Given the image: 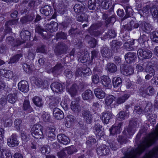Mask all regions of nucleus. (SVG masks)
I'll list each match as a JSON object with an SVG mask.
<instances>
[{"label":"nucleus","mask_w":158,"mask_h":158,"mask_svg":"<svg viewBox=\"0 0 158 158\" xmlns=\"http://www.w3.org/2000/svg\"><path fill=\"white\" fill-rule=\"evenodd\" d=\"M158 139V123L155 130L148 134L140 142L135 149L131 148L122 158H136L141 154L148 147Z\"/></svg>","instance_id":"nucleus-1"},{"label":"nucleus","mask_w":158,"mask_h":158,"mask_svg":"<svg viewBox=\"0 0 158 158\" xmlns=\"http://www.w3.org/2000/svg\"><path fill=\"white\" fill-rule=\"evenodd\" d=\"M42 127L39 124L34 125L31 128V132L32 135L36 139H41L43 138Z\"/></svg>","instance_id":"nucleus-2"},{"label":"nucleus","mask_w":158,"mask_h":158,"mask_svg":"<svg viewBox=\"0 0 158 158\" xmlns=\"http://www.w3.org/2000/svg\"><path fill=\"white\" fill-rule=\"evenodd\" d=\"M64 68V66L60 62H58L56 65L52 68H49L47 70V72L48 73L52 72L55 77H57L59 75Z\"/></svg>","instance_id":"nucleus-3"},{"label":"nucleus","mask_w":158,"mask_h":158,"mask_svg":"<svg viewBox=\"0 0 158 158\" xmlns=\"http://www.w3.org/2000/svg\"><path fill=\"white\" fill-rule=\"evenodd\" d=\"M68 49L67 46L63 43H58L55 47L54 52L57 56H59L64 53Z\"/></svg>","instance_id":"nucleus-4"},{"label":"nucleus","mask_w":158,"mask_h":158,"mask_svg":"<svg viewBox=\"0 0 158 158\" xmlns=\"http://www.w3.org/2000/svg\"><path fill=\"white\" fill-rule=\"evenodd\" d=\"M138 122L136 118L131 120L129 123V124L127 129V131L129 135H132L134 134L136 130V128L138 126Z\"/></svg>","instance_id":"nucleus-5"},{"label":"nucleus","mask_w":158,"mask_h":158,"mask_svg":"<svg viewBox=\"0 0 158 158\" xmlns=\"http://www.w3.org/2000/svg\"><path fill=\"white\" fill-rule=\"evenodd\" d=\"M138 57H142L143 59H149L151 58L152 55V52L148 49L140 48L137 51Z\"/></svg>","instance_id":"nucleus-6"},{"label":"nucleus","mask_w":158,"mask_h":158,"mask_svg":"<svg viewBox=\"0 0 158 158\" xmlns=\"http://www.w3.org/2000/svg\"><path fill=\"white\" fill-rule=\"evenodd\" d=\"M78 60L81 63L87 62L89 64V55L88 52L86 50L80 51L78 53Z\"/></svg>","instance_id":"nucleus-7"},{"label":"nucleus","mask_w":158,"mask_h":158,"mask_svg":"<svg viewBox=\"0 0 158 158\" xmlns=\"http://www.w3.org/2000/svg\"><path fill=\"white\" fill-rule=\"evenodd\" d=\"M6 42L12 48L17 47L22 44V42L20 40L18 39L15 40L13 37L11 36H9L6 38Z\"/></svg>","instance_id":"nucleus-8"},{"label":"nucleus","mask_w":158,"mask_h":158,"mask_svg":"<svg viewBox=\"0 0 158 158\" xmlns=\"http://www.w3.org/2000/svg\"><path fill=\"white\" fill-rule=\"evenodd\" d=\"M153 28L152 26L150 23L143 22L140 24L139 30L140 32H144L148 34L152 30Z\"/></svg>","instance_id":"nucleus-9"},{"label":"nucleus","mask_w":158,"mask_h":158,"mask_svg":"<svg viewBox=\"0 0 158 158\" xmlns=\"http://www.w3.org/2000/svg\"><path fill=\"white\" fill-rule=\"evenodd\" d=\"M36 33H38L44 39H47L49 38V35L48 34L47 31H45L40 26L36 25L35 27Z\"/></svg>","instance_id":"nucleus-10"},{"label":"nucleus","mask_w":158,"mask_h":158,"mask_svg":"<svg viewBox=\"0 0 158 158\" xmlns=\"http://www.w3.org/2000/svg\"><path fill=\"white\" fill-rule=\"evenodd\" d=\"M82 115L87 124H91L92 122L93 117L91 112L89 110H84L82 111Z\"/></svg>","instance_id":"nucleus-11"},{"label":"nucleus","mask_w":158,"mask_h":158,"mask_svg":"<svg viewBox=\"0 0 158 158\" xmlns=\"http://www.w3.org/2000/svg\"><path fill=\"white\" fill-rule=\"evenodd\" d=\"M101 53L103 57L109 58L112 55L111 50L109 48L104 45L101 48Z\"/></svg>","instance_id":"nucleus-12"},{"label":"nucleus","mask_w":158,"mask_h":158,"mask_svg":"<svg viewBox=\"0 0 158 158\" xmlns=\"http://www.w3.org/2000/svg\"><path fill=\"white\" fill-rule=\"evenodd\" d=\"M140 35L138 40V42L140 44H142L143 46L148 47V41H149L148 36L144 34H142L140 32Z\"/></svg>","instance_id":"nucleus-13"},{"label":"nucleus","mask_w":158,"mask_h":158,"mask_svg":"<svg viewBox=\"0 0 158 158\" xmlns=\"http://www.w3.org/2000/svg\"><path fill=\"white\" fill-rule=\"evenodd\" d=\"M113 115L111 112L106 111L102 114L101 118L104 123L107 124L109 120L113 118Z\"/></svg>","instance_id":"nucleus-14"},{"label":"nucleus","mask_w":158,"mask_h":158,"mask_svg":"<svg viewBox=\"0 0 158 158\" xmlns=\"http://www.w3.org/2000/svg\"><path fill=\"white\" fill-rule=\"evenodd\" d=\"M7 141V144L11 147L17 146L19 144V142L17 139L16 135L15 134H12L11 137L8 139Z\"/></svg>","instance_id":"nucleus-15"},{"label":"nucleus","mask_w":158,"mask_h":158,"mask_svg":"<svg viewBox=\"0 0 158 158\" xmlns=\"http://www.w3.org/2000/svg\"><path fill=\"white\" fill-rule=\"evenodd\" d=\"M88 6L90 10H98L99 7V0H89L88 2Z\"/></svg>","instance_id":"nucleus-16"},{"label":"nucleus","mask_w":158,"mask_h":158,"mask_svg":"<svg viewBox=\"0 0 158 158\" xmlns=\"http://www.w3.org/2000/svg\"><path fill=\"white\" fill-rule=\"evenodd\" d=\"M31 35V33L29 31L22 30L20 33V36L22 39V40L20 41L22 42V44H23L25 41L29 40Z\"/></svg>","instance_id":"nucleus-17"},{"label":"nucleus","mask_w":158,"mask_h":158,"mask_svg":"<svg viewBox=\"0 0 158 158\" xmlns=\"http://www.w3.org/2000/svg\"><path fill=\"white\" fill-rule=\"evenodd\" d=\"M52 90L57 93L62 91L63 89V86L60 83L58 82H54L52 83L51 85Z\"/></svg>","instance_id":"nucleus-18"},{"label":"nucleus","mask_w":158,"mask_h":158,"mask_svg":"<svg viewBox=\"0 0 158 158\" xmlns=\"http://www.w3.org/2000/svg\"><path fill=\"white\" fill-rule=\"evenodd\" d=\"M18 87L19 90L26 93L28 91L29 87L28 82L26 81L23 80L19 82Z\"/></svg>","instance_id":"nucleus-19"},{"label":"nucleus","mask_w":158,"mask_h":158,"mask_svg":"<svg viewBox=\"0 0 158 158\" xmlns=\"http://www.w3.org/2000/svg\"><path fill=\"white\" fill-rule=\"evenodd\" d=\"M57 139L59 142L64 144H67L70 142L69 138L63 134H59L57 136Z\"/></svg>","instance_id":"nucleus-20"},{"label":"nucleus","mask_w":158,"mask_h":158,"mask_svg":"<svg viewBox=\"0 0 158 158\" xmlns=\"http://www.w3.org/2000/svg\"><path fill=\"white\" fill-rule=\"evenodd\" d=\"M97 152L98 154L100 156L106 155L109 154L110 150L108 147L106 145H104L101 147L98 148Z\"/></svg>","instance_id":"nucleus-21"},{"label":"nucleus","mask_w":158,"mask_h":158,"mask_svg":"<svg viewBox=\"0 0 158 158\" xmlns=\"http://www.w3.org/2000/svg\"><path fill=\"white\" fill-rule=\"evenodd\" d=\"M60 99L58 97L52 96L50 98L49 106L51 109L57 106L60 102Z\"/></svg>","instance_id":"nucleus-22"},{"label":"nucleus","mask_w":158,"mask_h":158,"mask_svg":"<svg viewBox=\"0 0 158 158\" xmlns=\"http://www.w3.org/2000/svg\"><path fill=\"white\" fill-rule=\"evenodd\" d=\"M122 125V123H120L118 124H115L112 126L111 128L109 130L111 134L114 135L118 133H119L121 131V128Z\"/></svg>","instance_id":"nucleus-23"},{"label":"nucleus","mask_w":158,"mask_h":158,"mask_svg":"<svg viewBox=\"0 0 158 158\" xmlns=\"http://www.w3.org/2000/svg\"><path fill=\"white\" fill-rule=\"evenodd\" d=\"M18 91L13 89L12 92L9 94L7 96V99L9 102L11 103H14L17 99Z\"/></svg>","instance_id":"nucleus-24"},{"label":"nucleus","mask_w":158,"mask_h":158,"mask_svg":"<svg viewBox=\"0 0 158 158\" xmlns=\"http://www.w3.org/2000/svg\"><path fill=\"white\" fill-rule=\"evenodd\" d=\"M53 113L54 117L57 119H62L64 117V114L63 112L58 108H54Z\"/></svg>","instance_id":"nucleus-25"},{"label":"nucleus","mask_w":158,"mask_h":158,"mask_svg":"<svg viewBox=\"0 0 158 158\" xmlns=\"http://www.w3.org/2000/svg\"><path fill=\"white\" fill-rule=\"evenodd\" d=\"M136 58V55L134 52H129L127 53L125 56V58L127 62L130 63L135 60Z\"/></svg>","instance_id":"nucleus-26"},{"label":"nucleus","mask_w":158,"mask_h":158,"mask_svg":"<svg viewBox=\"0 0 158 158\" xmlns=\"http://www.w3.org/2000/svg\"><path fill=\"white\" fill-rule=\"evenodd\" d=\"M122 45L121 43L117 40H113L110 44V45L112 50L114 52H117L120 48V47Z\"/></svg>","instance_id":"nucleus-27"},{"label":"nucleus","mask_w":158,"mask_h":158,"mask_svg":"<svg viewBox=\"0 0 158 158\" xmlns=\"http://www.w3.org/2000/svg\"><path fill=\"white\" fill-rule=\"evenodd\" d=\"M109 15L106 13H104L103 14L102 17L103 19L105 20L106 26L108 27V24L111 22L112 21H114L115 20V15H112L111 16L108 17Z\"/></svg>","instance_id":"nucleus-28"},{"label":"nucleus","mask_w":158,"mask_h":158,"mask_svg":"<svg viewBox=\"0 0 158 158\" xmlns=\"http://www.w3.org/2000/svg\"><path fill=\"white\" fill-rule=\"evenodd\" d=\"M83 98L84 100L91 99L94 97L92 92L89 89L85 90L82 94Z\"/></svg>","instance_id":"nucleus-29"},{"label":"nucleus","mask_w":158,"mask_h":158,"mask_svg":"<svg viewBox=\"0 0 158 158\" xmlns=\"http://www.w3.org/2000/svg\"><path fill=\"white\" fill-rule=\"evenodd\" d=\"M1 158H12L11 153L6 148L1 149Z\"/></svg>","instance_id":"nucleus-30"},{"label":"nucleus","mask_w":158,"mask_h":158,"mask_svg":"<svg viewBox=\"0 0 158 158\" xmlns=\"http://www.w3.org/2000/svg\"><path fill=\"white\" fill-rule=\"evenodd\" d=\"M52 8L51 7L48 5H46L41 8L40 11L42 14L45 16H48L51 14Z\"/></svg>","instance_id":"nucleus-31"},{"label":"nucleus","mask_w":158,"mask_h":158,"mask_svg":"<svg viewBox=\"0 0 158 158\" xmlns=\"http://www.w3.org/2000/svg\"><path fill=\"white\" fill-rule=\"evenodd\" d=\"M94 91L96 97L99 99L103 98L105 96V92L100 88L95 89Z\"/></svg>","instance_id":"nucleus-32"},{"label":"nucleus","mask_w":158,"mask_h":158,"mask_svg":"<svg viewBox=\"0 0 158 158\" xmlns=\"http://www.w3.org/2000/svg\"><path fill=\"white\" fill-rule=\"evenodd\" d=\"M102 85L106 89L110 88L111 87V81L110 79L106 76L103 77L102 80Z\"/></svg>","instance_id":"nucleus-33"},{"label":"nucleus","mask_w":158,"mask_h":158,"mask_svg":"<svg viewBox=\"0 0 158 158\" xmlns=\"http://www.w3.org/2000/svg\"><path fill=\"white\" fill-rule=\"evenodd\" d=\"M102 126L99 124H96L94 127V132L97 136H98L99 138L102 135V131L101 129Z\"/></svg>","instance_id":"nucleus-34"},{"label":"nucleus","mask_w":158,"mask_h":158,"mask_svg":"<svg viewBox=\"0 0 158 158\" xmlns=\"http://www.w3.org/2000/svg\"><path fill=\"white\" fill-rule=\"evenodd\" d=\"M55 130L54 128L47 127L46 130V135L48 137V139H53L55 137L54 132Z\"/></svg>","instance_id":"nucleus-35"},{"label":"nucleus","mask_w":158,"mask_h":158,"mask_svg":"<svg viewBox=\"0 0 158 158\" xmlns=\"http://www.w3.org/2000/svg\"><path fill=\"white\" fill-rule=\"evenodd\" d=\"M79 101L75 100L72 102L71 108L72 110L75 112H77L80 110V106L79 105Z\"/></svg>","instance_id":"nucleus-36"},{"label":"nucleus","mask_w":158,"mask_h":158,"mask_svg":"<svg viewBox=\"0 0 158 158\" xmlns=\"http://www.w3.org/2000/svg\"><path fill=\"white\" fill-rule=\"evenodd\" d=\"M23 108L24 110L27 111L29 113L33 111V109L30 105L29 101L28 100H24Z\"/></svg>","instance_id":"nucleus-37"},{"label":"nucleus","mask_w":158,"mask_h":158,"mask_svg":"<svg viewBox=\"0 0 158 158\" xmlns=\"http://www.w3.org/2000/svg\"><path fill=\"white\" fill-rule=\"evenodd\" d=\"M129 94H125L123 96L118 97L116 100V102L118 104H120L124 102L130 97Z\"/></svg>","instance_id":"nucleus-38"},{"label":"nucleus","mask_w":158,"mask_h":158,"mask_svg":"<svg viewBox=\"0 0 158 158\" xmlns=\"http://www.w3.org/2000/svg\"><path fill=\"white\" fill-rule=\"evenodd\" d=\"M150 9V6L148 5H147L144 7L142 10H140L139 14L141 16L145 17L148 14Z\"/></svg>","instance_id":"nucleus-39"},{"label":"nucleus","mask_w":158,"mask_h":158,"mask_svg":"<svg viewBox=\"0 0 158 158\" xmlns=\"http://www.w3.org/2000/svg\"><path fill=\"white\" fill-rule=\"evenodd\" d=\"M116 35V33L115 31L113 29H110L109 30L106 35H104V37H101V38L102 40H103L107 38L108 37L110 38H111L115 37Z\"/></svg>","instance_id":"nucleus-40"},{"label":"nucleus","mask_w":158,"mask_h":158,"mask_svg":"<svg viewBox=\"0 0 158 158\" xmlns=\"http://www.w3.org/2000/svg\"><path fill=\"white\" fill-rule=\"evenodd\" d=\"M123 74L126 76L131 75L134 73V71L133 67L131 66H125L123 70Z\"/></svg>","instance_id":"nucleus-41"},{"label":"nucleus","mask_w":158,"mask_h":158,"mask_svg":"<svg viewBox=\"0 0 158 158\" xmlns=\"http://www.w3.org/2000/svg\"><path fill=\"white\" fill-rule=\"evenodd\" d=\"M114 100L115 97L113 95H108L106 96L105 99V104L108 106H110Z\"/></svg>","instance_id":"nucleus-42"},{"label":"nucleus","mask_w":158,"mask_h":158,"mask_svg":"<svg viewBox=\"0 0 158 158\" xmlns=\"http://www.w3.org/2000/svg\"><path fill=\"white\" fill-rule=\"evenodd\" d=\"M112 82L114 87L116 88L120 87L122 81L119 77H114L113 79Z\"/></svg>","instance_id":"nucleus-43"},{"label":"nucleus","mask_w":158,"mask_h":158,"mask_svg":"<svg viewBox=\"0 0 158 158\" xmlns=\"http://www.w3.org/2000/svg\"><path fill=\"white\" fill-rule=\"evenodd\" d=\"M102 26L101 23H96L93 24L88 29V31L89 34H92L93 32L97 29H98Z\"/></svg>","instance_id":"nucleus-44"},{"label":"nucleus","mask_w":158,"mask_h":158,"mask_svg":"<svg viewBox=\"0 0 158 158\" xmlns=\"http://www.w3.org/2000/svg\"><path fill=\"white\" fill-rule=\"evenodd\" d=\"M77 89L78 87L77 85L76 84H74L69 89L68 92L72 97H74L76 95Z\"/></svg>","instance_id":"nucleus-45"},{"label":"nucleus","mask_w":158,"mask_h":158,"mask_svg":"<svg viewBox=\"0 0 158 158\" xmlns=\"http://www.w3.org/2000/svg\"><path fill=\"white\" fill-rule=\"evenodd\" d=\"M32 101L34 104L37 106L41 107L43 105L42 99L39 97L35 96L32 99Z\"/></svg>","instance_id":"nucleus-46"},{"label":"nucleus","mask_w":158,"mask_h":158,"mask_svg":"<svg viewBox=\"0 0 158 158\" xmlns=\"http://www.w3.org/2000/svg\"><path fill=\"white\" fill-rule=\"evenodd\" d=\"M75 118L73 115H69L66 118V122L65 125L67 127H69L71 125V123L74 122Z\"/></svg>","instance_id":"nucleus-47"},{"label":"nucleus","mask_w":158,"mask_h":158,"mask_svg":"<svg viewBox=\"0 0 158 158\" xmlns=\"http://www.w3.org/2000/svg\"><path fill=\"white\" fill-rule=\"evenodd\" d=\"M145 71L148 73L151 74L152 75H154L155 74V71L152 65L150 64H147Z\"/></svg>","instance_id":"nucleus-48"},{"label":"nucleus","mask_w":158,"mask_h":158,"mask_svg":"<svg viewBox=\"0 0 158 158\" xmlns=\"http://www.w3.org/2000/svg\"><path fill=\"white\" fill-rule=\"evenodd\" d=\"M157 155H158V148L150 152L148 154L146 155L145 158H152L156 157Z\"/></svg>","instance_id":"nucleus-49"},{"label":"nucleus","mask_w":158,"mask_h":158,"mask_svg":"<svg viewBox=\"0 0 158 158\" xmlns=\"http://www.w3.org/2000/svg\"><path fill=\"white\" fill-rule=\"evenodd\" d=\"M107 67L108 70L111 73H114L117 70V66L113 63H110L108 64Z\"/></svg>","instance_id":"nucleus-50"},{"label":"nucleus","mask_w":158,"mask_h":158,"mask_svg":"<svg viewBox=\"0 0 158 158\" xmlns=\"http://www.w3.org/2000/svg\"><path fill=\"white\" fill-rule=\"evenodd\" d=\"M73 9L75 13L79 14L82 12L83 7L81 4H77L74 6Z\"/></svg>","instance_id":"nucleus-51"},{"label":"nucleus","mask_w":158,"mask_h":158,"mask_svg":"<svg viewBox=\"0 0 158 158\" xmlns=\"http://www.w3.org/2000/svg\"><path fill=\"white\" fill-rule=\"evenodd\" d=\"M22 56L21 54H16L11 57L9 63H13L18 61L19 59Z\"/></svg>","instance_id":"nucleus-52"},{"label":"nucleus","mask_w":158,"mask_h":158,"mask_svg":"<svg viewBox=\"0 0 158 158\" xmlns=\"http://www.w3.org/2000/svg\"><path fill=\"white\" fill-rule=\"evenodd\" d=\"M66 149L65 148L58 152L57 153V156L60 158H67L68 156L66 154Z\"/></svg>","instance_id":"nucleus-53"},{"label":"nucleus","mask_w":158,"mask_h":158,"mask_svg":"<svg viewBox=\"0 0 158 158\" xmlns=\"http://www.w3.org/2000/svg\"><path fill=\"white\" fill-rule=\"evenodd\" d=\"M150 37L152 41L156 43H158V32L153 31L150 34Z\"/></svg>","instance_id":"nucleus-54"},{"label":"nucleus","mask_w":158,"mask_h":158,"mask_svg":"<svg viewBox=\"0 0 158 158\" xmlns=\"http://www.w3.org/2000/svg\"><path fill=\"white\" fill-rule=\"evenodd\" d=\"M102 7L104 9H107L111 6V3L110 0H105L102 3Z\"/></svg>","instance_id":"nucleus-55"},{"label":"nucleus","mask_w":158,"mask_h":158,"mask_svg":"<svg viewBox=\"0 0 158 158\" xmlns=\"http://www.w3.org/2000/svg\"><path fill=\"white\" fill-rule=\"evenodd\" d=\"M83 69L82 71L83 74V75H82V77H85L91 75V72L90 69L86 67L83 66Z\"/></svg>","instance_id":"nucleus-56"},{"label":"nucleus","mask_w":158,"mask_h":158,"mask_svg":"<svg viewBox=\"0 0 158 158\" xmlns=\"http://www.w3.org/2000/svg\"><path fill=\"white\" fill-rule=\"evenodd\" d=\"M133 112L135 113L141 114L143 113L144 110L140 106H136L134 107Z\"/></svg>","instance_id":"nucleus-57"},{"label":"nucleus","mask_w":158,"mask_h":158,"mask_svg":"<svg viewBox=\"0 0 158 158\" xmlns=\"http://www.w3.org/2000/svg\"><path fill=\"white\" fill-rule=\"evenodd\" d=\"M91 58L89 57V64H91L93 62V59L97 57L99 54L98 51L96 50H94L91 51Z\"/></svg>","instance_id":"nucleus-58"},{"label":"nucleus","mask_w":158,"mask_h":158,"mask_svg":"<svg viewBox=\"0 0 158 158\" xmlns=\"http://www.w3.org/2000/svg\"><path fill=\"white\" fill-rule=\"evenodd\" d=\"M56 40H58L60 39H66L67 37L65 33L61 32L56 34Z\"/></svg>","instance_id":"nucleus-59"},{"label":"nucleus","mask_w":158,"mask_h":158,"mask_svg":"<svg viewBox=\"0 0 158 158\" xmlns=\"http://www.w3.org/2000/svg\"><path fill=\"white\" fill-rule=\"evenodd\" d=\"M148 119L151 123L153 124L156 123L155 120L156 118V116L155 114H150L148 115Z\"/></svg>","instance_id":"nucleus-60"},{"label":"nucleus","mask_w":158,"mask_h":158,"mask_svg":"<svg viewBox=\"0 0 158 158\" xmlns=\"http://www.w3.org/2000/svg\"><path fill=\"white\" fill-rule=\"evenodd\" d=\"M126 15L128 17L131 16L132 15L133 10L131 6H127L125 8Z\"/></svg>","instance_id":"nucleus-61"},{"label":"nucleus","mask_w":158,"mask_h":158,"mask_svg":"<svg viewBox=\"0 0 158 158\" xmlns=\"http://www.w3.org/2000/svg\"><path fill=\"white\" fill-rule=\"evenodd\" d=\"M145 92L148 95H152L154 94V89L152 87L149 86L145 90Z\"/></svg>","instance_id":"nucleus-62"},{"label":"nucleus","mask_w":158,"mask_h":158,"mask_svg":"<svg viewBox=\"0 0 158 158\" xmlns=\"http://www.w3.org/2000/svg\"><path fill=\"white\" fill-rule=\"evenodd\" d=\"M83 69L82 66L77 68L75 73V76L77 77L80 76L82 77V75H83L82 72Z\"/></svg>","instance_id":"nucleus-63"},{"label":"nucleus","mask_w":158,"mask_h":158,"mask_svg":"<svg viewBox=\"0 0 158 158\" xmlns=\"http://www.w3.org/2000/svg\"><path fill=\"white\" fill-rule=\"evenodd\" d=\"M42 117L43 120L45 122H48L50 120V115L47 113L45 112L43 113Z\"/></svg>","instance_id":"nucleus-64"}]
</instances>
